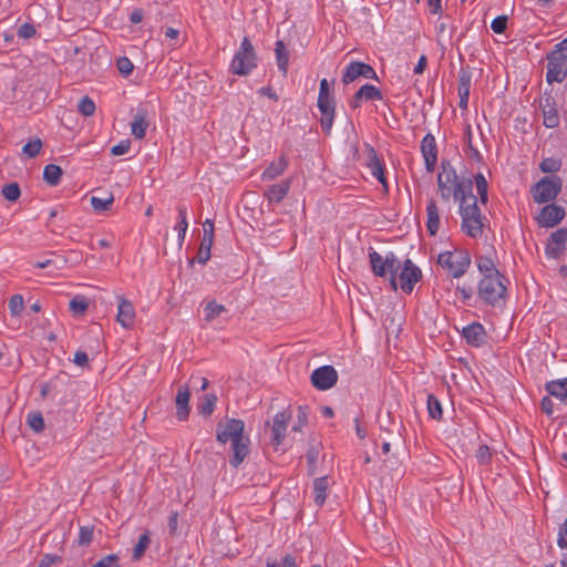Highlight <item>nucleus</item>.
<instances>
[{
  "label": "nucleus",
  "mask_w": 567,
  "mask_h": 567,
  "mask_svg": "<svg viewBox=\"0 0 567 567\" xmlns=\"http://www.w3.org/2000/svg\"><path fill=\"white\" fill-rule=\"evenodd\" d=\"M245 423L238 419H227L220 421L216 427V439L219 443H231V457L229 463L233 467H238L250 452V440L244 434Z\"/></svg>",
  "instance_id": "obj_1"
},
{
  "label": "nucleus",
  "mask_w": 567,
  "mask_h": 567,
  "mask_svg": "<svg viewBox=\"0 0 567 567\" xmlns=\"http://www.w3.org/2000/svg\"><path fill=\"white\" fill-rule=\"evenodd\" d=\"M565 217V209L556 204H548L542 208L536 220L540 227L551 228L558 225Z\"/></svg>",
  "instance_id": "obj_14"
},
{
  "label": "nucleus",
  "mask_w": 567,
  "mask_h": 567,
  "mask_svg": "<svg viewBox=\"0 0 567 567\" xmlns=\"http://www.w3.org/2000/svg\"><path fill=\"white\" fill-rule=\"evenodd\" d=\"M60 560L59 556L45 555L38 567H51L52 564Z\"/></svg>",
  "instance_id": "obj_64"
},
{
  "label": "nucleus",
  "mask_w": 567,
  "mask_h": 567,
  "mask_svg": "<svg viewBox=\"0 0 567 567\" xmlns=\"http://www.w3.org/2000/svg\"><path fill=\"white\" fill-rule=\"evenodd\" d=\"M390 441L391 440L388 439L382 444V454L385 455V457L382 460V462L385 467L393 470L399 464V461H398L396 454H393L391 456L388 455L391 451V442Z\"/></svg>",
  "instance_id": "obj_37"
},
{
  "label": "nucleus",
  "mask_w": 567,
  "mask_h": 567,
  "mask_svg": "<svg viewBox=\"0 0 567 567\" xmlns=\"http://www.w3.org/2000/svg\"><path fill=\"white\" fill-rule=\"evenodd\" d=\"M90 203L92 208L96 213L107 212L111 209L113 203H114V196L112 193H109L105 198H99L96 196H92L90 198Z\"/></svg>",
  "instance_id": "obj_31"
},
{
  "label": "nucleus",
  "mask_w": 567,
  "mask_h": 567,
  "mask_svg": "<svg viewBox=\"0 0 567 567\" xmlns=\"http://www.w3.org/2000/svg\"><path fill=\"white\" fill-rule=\"evenodd\" d=\"M369 259L371 264L372 271L375 276L383 277L385 274H390V285L396 290V277L395 272L400 269V262L393 252H389L385 258H382L380 254L377 251H371L369 254Z\"/></svg>",
  "instance_id": "obj_6"
},
{
  "label": "nucleus",
  "mask_w": 567,
  "mask_h": 567,
  "mask_svg": "<svg viewBox=\"0 0 567 567\" xmlns=\"http://www.w3.org/2000/svg\"><path fill=\"white\" fill-rule=\"evenodd\" d=\"M477 267L483 274V277L502 276L489 257L481 256L477 260Z\"/></svg>",
  "instance_id": "obj_32"
},
{
  "label": "nucleus",
  "mask_w": 567,
  "mask_h": 567,
  "mask_svg": "<svg viewBox=\"0 0 567 567\" xmlns=\"http://www.w3.org/2000/svg\"><path fill=\"white\" fill-rule=\"evenodd\" d=\"M131 147V141L130 140H123L118 144L114 145L111 148V154L114 156L124 155L130 151Z\"/></svg>",
  "instance_id": "obj_56"
},
{
  "label": "nucleus",
  "mask_w": 567,
  "mask_h": 567,
  "mask_svg": "<svg viewBox=\"0 0 567 567\" xmlns=\"http://www.w3.org/2000/svg\"><path fill=\"white\" fill-rule=\"evenodd\" d=\"M484 328L480 323H473L463 329V337L473 346H480L484 341Z\"/></svg>",
  "instance_id": "obj_26"
},
{
  "label": "nucleus",
  "mask_w": 567,
  "mask_h": 567,
  "mask_svg": "<svg viewBox=\"0 0 567 567\" xmlns=\"http://www.w3.org/2000/svg\"><path fill=\"white\" fill-rule=\"evenodd\" d=\"M437 187L441 197L449 200L451 196L457 202H464L470 194H472V181L458 179L455 169L450 162L442 161L441 172L437 176Z\"/></svg>",
  "instance_id": "obj_2"
},
{
  "label": "nucleus",
  "mask_w": 567,
  "mask_h": 567,
  "mask_svg": "<svg viewBox=\"0 0 567 567\" xmlns=\"http://www.w3.org/2000/svg\"><path fill=\"white\" fill-rule=\"evenodd\" d=\"M460 214L462 216V230L471 236L477 237L483 231V221L476 196L470 194L464 202H460Z\"/></svg>",
  "instance_id": "obj_3"
},
{
  "label": "nucleus",
  "mask_w": 567,
  "mask_h": 567,
  "mask_svg": "<svg viewBox=\"0 0 567 567\" xmlns=\"http://www.w3.org/2000/svg\"><path fill=\"white\" fill-rule=\"evenodd\" d=\"M256 66V54L248 38H244L238 52L231 61V71L238 75L248 74Z\"/></svg>",
  "instance_id": "obj_7"
},
{
  "label": "nucleus",
  "mask_w": 567,
  "mask_h": 567,
  "mask_svg": "<svg viewBox=\"0 0 567 567\" xmlns=\"http://www.w3.org/2000/svg\"><path fill=\"white\" fill-rule=\"evenodd\" d=\"M360 76L365 78V79L377 80V81L379 80L377 72L370 64H367L364 62L353 61L347 66L344 73H343V76H342V82L344 84H349Z\"/></svg>",
  "instance_id": "obj_12"
},
{
  "label": "nucleus",
  "mask_w": 567,
  "mask_h": 567,
  "mask_svg": "<svg viewBox=\"0 0 567 567\" xmlns=\"http://www.w3.org/2000/svg\"><path fill=\"white\" fill-rule=\"evenodd\" d=\"M367 166L371 174L383 185L384 192H388V184L385 181L383 166L378 157L377 151L370 145L365 144Z\"/></svg>",
  "instance_id": "obj_19"
},
{
  "label": "nucleus",
  "mask_w": 567,
  "mask_h": 567,
  "mask_svg": "<svg viewBox=\"0 0 567 567\" xmlns=\"http://www.w3.org/2000/svg\"><path fill=\"white\" fill-rule=\"evenodd\" d=\"M426 228L431 236H435L437 234L440 227V213L436 203L431 199L426 207Z\"/></svg>",
  "instance_id": "obj_23"
},
{
  "label": "nucleus",
  "mask_w": 567,
  "mask_h": 567,
  "mask_svg": "<svg viewBox=\"0 0 567 567\" xmlns=\"http://www.w3.org/2000/svg\"><path fill=\"white\" fill-rule=\"evenodd\" d=\"M62 168L55 164H49L43 169V179L51 186H55L60 183L62 177Z\"/></svg>",
  "instance_id": "obj_29"
},
{
  "label": "nucleus",
  "mask_w": 567,
  "mask_h": 567,
  "mask_svg": "<svg viewBox=\"0 0 567 567\" xmlns=\"http://www.w3.org/2000/svg\"><path fill=\"white\" fill-rule=\"evenodd\" d=\"M471 80V73L462 70L460 74L458 93L470 94Z\"/></svg>",
  "instance_id": "obj_51"
},
{
  "label": "nucleus",
  "mask_w": 567,
  "mask_h": 567,
  "mask_svg": "<svg viewBox=\"0 0 567 567\" xmlns=\"http://www.w3.org/2000/svg\"><path fill=\"white\" fill-rule=\"evenodd\" d=\"M73 362L79 367H86L89 364V357L84 351H76Z\"/></svg>",
  "instance_id": "obj_62"
},
{
  "label": "nucleus",
  "mask_w": 567,
  "mask_h": 567,
  "mask_svg": "<svg viewBox=\"0 0 567 567\" xmlns=\"http://www.w3.org/2000/svg\"><path fill=\"white\" fill-rule=\"evenodd\" d=\"M151 544V538L148 532L141 535L137 544L135 545L133 549V560L137 561L140 560L143 555L145 554L146 549L148 548Z\"/></svg>",
  "instance_id": "obj_33"
},
{
  "label": "nucleus",
  "mask_w": 567,
  "mask_h": 567,
  "mask_svg": "<svg viewBox=\"0 0 567 567\" xmlns=\"http://www.w3.org/2000/svg\"><path fill=\"white\" fill-rule=\"evenodd\" d=\"M359 95H362L365 101L382 99L381 91L371 84H364L361 86L359 90Z\"/></svg>",
  "instance_id": "obj_40"
},
{
  "label": "nucleus",
  "mask_w": 567,
  "mask_h": 567,
  "mask_svg": "<svg viewBox=\"0 0 567 567\" xmlns=\"http://www.w3.org/2000/svg\"><path fill=\"white\" fill-rule=\"evenodd\" d=\"M492 456L493 452L486 444L480 445L475 454L477 462L482 465L488 464L492 460Z\"/></svg>",
  "instance_id": "obj_44"
},
{
  "label": "nucleus",
  "mask_w": 567,
  "mask_h": 567,
  "mask_svg": "<svg viewBox=\"0 0 567 567\" xmlns=\"http://www.w3.org/2000/svg\"><path fill=\"white\" fill-rule=\"evenodd\" d=\"M225 311H226V308L223 305H219L214 300L209 301L204 308L205 320L207 322H210Z\"/></svg>",
  "instance_id": "obj_34"
},
{
  "label": "nucleus",
  "mask_w": 567,
  "mask_h": 567,
  "mask_svg": "<svg viewBox=\"0 0 567 567\" xmlns=\"http://www.w3.org/2000/svg\"><path fill=\"white\" fill-rule=\"evenodd\" d=\"M292 414L290 410H284L274 416L271 424V443L275 447L282 444Z\"/></svg>",
  "instance_id": "obj_11"
},
{
  "label": "nucleus",
  "mask_w": 567,
  "mask_h": 567,
  "mask_svg": "<svg viewBox=\"0 0 567 567\" xmlns=\"http://www.w3.org/2000/svg\"><path fill=\"white\" fill-rule=\"evenodd\" d=\"M42 145V141L39 137H34L22 147V153L29 158H34L39 155Z\"/></svg>",
  "instance_id": "obj_36"
},
{
  "label": "nucleus",
  "mask_w": 567,
  "mask_h": 567,
  "mask_svg": "<svg viewBox=\"0 0 567 567\" xmlns=\"http://www.w3.org/2000/svg\"><path fill=\"white\" fill-rule=\"evenodd\" d=\"M437 262L443 268L447 269L453 277L458 278L463 276L470 266V256L464 251L451 252L445 251L439 255Z\"/></svg>",
  "instance_id": "obj_9"
},
{
  "label": "nucleus",
  "mask_w": 567,
  "mask_h": 567,
  "mask_svg": "<svg viewBox=\"0 0 567 567\" xmlns=\"http://www.w3.org/2000/svg\"><path fill=\"white\" fill-rule=\"evenodd\" d=\"M213 241L214 223L212 219H206L203 224V239L196 258L199 264H206L209 260Z\"/></svg>",
  "instance_id": "obj_15"
},
{
  "label": "nucleus",
  "mask_w": 567,
  "mask_h": 567,
  "mask_svg": "<svg viewBox=\"0 0 567 567\" xmlns=\"http://www.w3.org/2000/svg\"><path fill=\"white\" fill-rule=\"evenodd\" d=\"M28 425L35 432L41 433L44 430V419L40 412L28 414Z\"/></svg>",
  "instance_id": "obj_39"
},
{
  "label": "nucleus",
  "mask_w": 567,
  "mask_h": 567,
  "mask_svg": "<svg viewBox=\"0 0 567 567\" xmlns=\"http://www.w3.org/2000/svg\"><path fill=\"white\" fill-rule=\"evenodd\" d=\"M35 34V28L31 23H23L18 29V35L23 39H30Z\"/></svg>",
  "instance_id": "obj_59"
},
{
  "label": "nucleus",
  "mask_w": 567,
  "mask_h": 567,
  "mask_svg": "<svg viewBox=\"0 0 567 567\" xmlns=\"http://www.w3.org/2000/svg\"><path fill=\"white\" fill-rule=\"evenodd\" d=\"M79 112L84 115V116H92L95 112V103L92 99H90L89 96H84L80 102H79Z\"/></svg>",
  "instance_id": "obj_45"
},
{
  "label": "nucleus",
  "mask_w": 567,
  "mask_h": 567,
  "mask_svg": "<svg viewBox=\"0 0 567 567\" xmlns=\"http://www.w3.org/2000/svg\"><path fill=\"white\" fill-rule=\"evenodd\" d=\"M290 185V179L271 185L266 193L269 203H280L287 196Z\"/></svg>",
  "instance_id": "obj_22"
},
{
  "label": "nucleus",
  "mask_w": 567,
  "mask_h": 567,
  "mask_svg": "<svg viewBox=\"0 0 567 567\" xmlns=\"http://www.w3.org/2000/svg\"><path fill=\"white\" fill-rule=\"evenodd\" d=\"M70 310L75 316H82L89 308V301L83 296H75L69 303Z\"/></svg>",
  "instance_id": "obj_35"
},
{
  "label": "nucleus",
  "mask_w": 567,
  "mask_h": 567,
  "mask_svg": "<svg viewBox=\"0 0 567 567\" xmlns=\"http://www.w3.org/2000/svg\"><path fill=\"white\" fill-rule=\"evenodd\" d=\"M288 166V159L281 155L278 161L271 162L264 171L261 177L264 181H272L280 176Z\"/></svg>",
  "instance_id": "obj_24"
},
{
  "label": "nucleus",
  "mask_w": 567,
  "mask_h": 567,
  "mask_svg": "<svg viewBox=\"0 0 567 567\" xmlns=\"http://www.w3.org/2000/svg\"><path fill=\"white\" fill-rule=\"evenodd\" d=\"M1 194L7 200L16 202L20 197L21 190L18 183H10L2 187Z\"/></svg>",
  "instance_id": "obj_38"
},
{
  "label": "nucleus",
  "mask_w": 567,
  "mask_h": 567,
  "mask_svg": "<svg viewBox=\"0 0 567 567\" xmlns=\"http://www.w3.org/2000/svg\"><path fill=\"white\" fill-rule=\"evenodd\" d=\"M24 309V300L21 295H13L9 300L10 313L14 317L20 316Z\"/></svg>",
  "instance_id": "obj_43"
},
{
  "label": "nucleus",
  "mask_w": 567,
  "mask_h": 567,
  "mask_svg": "<svg viewBox=\"0 0 567 567\" xmlns=\"http://www.w3.org/2000/svg\"><path fill=\"white\" fill-rule=\"evenodd\" d=\"M553 406H554V403L551 401V399L549 396H544L540 401V408L542 410L547 414V415H551L553 414Z\"/></svg>",
  "instance_id": "obj_63"
},
{
  "label": "nucleus",
  "mask_w": 567,
  "mask_h": 567,
  "mask_svg": "<svg viewBox=\"0 0 567 567\" xmlns=\"http://www.w3.org/2000/svg\"><path fill=\"white\" fill-rule=\"evenodd\" d=\"M318 109L319 111H334L336 101L332 95L318 96Z\"/></svg>",
  "instance_id": "obj_54"
},
{
  "label": "nucleus",
  "mask_w": 567,
  "mask_h": 567,
  "mask_svg": "<svg viewBox=\"0 0 567 567\" xmlns=\"http://www.w3.org/2000/svg\"><path fill=\"white\" fill-rule=\"evenodd\" d=\"M475 184L481 202L485 204L487 202V182L485 177L482 174H477L475 176Z\"/></svg>",
  "instance_id": "obj_48"
},
{
  "label": "nucleus",
  "mask_w": 567,
  "mask_h": 567,
  "mask_svg": "<svg viewBox=\"0 0 567 567\" xmlns=\"http://www.w3.org/2000/svg\"><path fill=\"white\" fill-rule=\"evenodd\" d=\"M421 277V270L410 259H406L399 275L401 289L410 293Z\"/></svg>",
  "instance_id": "obj_16"
},
{
  "label": "nucleus",
  "mask_w": 567,
  "mask_h": 567,
  "mask_svg": "<svg viewBox=\"0 0 567 567\" xmlns=\"http://www.w3.org/2000/svg\"><path fill=\"white\" fill-rule=\"evenodd\" d=\"M561 166V163L555 158H545L540 165H539V168L542 169V172L544 173H555L557 171H559Z\"/></svg>",
  "instance_id": "obj_52"
},
{
  "label": "nucleus",
  "mask_w": 567,
  "mask_h": 567,
  "mask_svg": "<svg viewBox=\"0 0 567 567\" xmlns=\"http://www.w3.org/2000/svg\"><path fill=\"white\" fill-rule=\"evenodd\" d=\"M118 560V555L110 554L96 561L92 567H120Z\"/></svg>",
  "instance_id": "obj_50"
},
{
  "label": "nucleus",
  "mask_w": 567,
  "mask_h": 567,
  "mask_svg": "<svg viewBox=\"0 0 567 567\" xmlns=\"http://www.w3.org/2000/svg\"><path fill=\"white\" fill-rule=\"evenodd\" d=\"M558 115L556 113V111L554 110H549L548 112L547 111H544V124L547 126V127H556L558 125Z\"/></svg>",
  "instance_id": "obj_58"
},
{
  "label": "nucleus",
  "mask_w": 567,
  "mask_h": 567,
  "mask_svg": "<svg viewBox=\"0 0 567 567\" xmlns=\"http://www.w3.org/2000/svg\"><path fill=\"white\" fill-rule=\"evenodd\" d=\"M275 53L278 68L284 75H286L289 62V52L286 49L284 41L279 40L276 42Z\"/></svg>",
  "instance_id": "obj_28"
},
{
  "label": "nucleus",
  "mask_w": 567,
  "mask_h": 567,
  "mask_svg": "<svg viewBox=\"0 0 567 567\" xmlns=\"http://www.w3.org/2000/svg\"><path fill=\"white\" fill-rule=\"evenodd\" d=\"M310 380L316 389L326 391L338 382V372L332 365H322L312 371Z\"/></svg>",
  "instance_id": "obj_10"
},
{
  "label": "nucleus",
  "mask_w": 567,
  "mask_h": 567,
  "mask_svg": "<svg viewBox=\"0 0 567 567\" xmlns=\"http://www.w3.org/2000/svg\"><path fill=\"white\" fill-rule=\"evenodd\" d=\"M189 398H190V390L188 385H181L178 388L175 403H176V416L179 421H185L189 415Z\"/></svg>",
  "instance_id": "obj_21"
},
{
  "label": "nucleus",
  "mask_w": 567,
  "mask_h": 567,
  "mask_svg": "<svg viewBox=\"0 0 567 567\" xmlns=\"http://www.w3.org/2000/svg\"><path fill=\"white\" fill-rule=\"evenodd\" d=\"M547 60V82H563L567 76V38L556 44Z\"/></svg>",
  "instance_id": "obj_4"
},
{
  "label": "nucleus",
  "mask_w": 567,
  "mask_h": 567,
  "mask_svg": "<svg viewBox=\"0 0 567 567\" xmlns=\"http://www.w3.org/2000/svg\"><path fill=\"white\" fill-rule=\"evenodd\" d=\"M328 486V476L318 477L313 481L315 502L317 505L322 506L324 504Z\"/></svg>",
  "instance_id": "obj_27"
},
{
  "label": "nucleus",
  "mask_w": 567,
  "mask_h": 567,
  "mask_svg": "<svg viewBox=\"0 0 567 567\" xmlns=\"http://www.w3.org/2000/svg\"><path fill=\"white\" fill-rule=\"evenodd\" d=\"M502 276L483 277L478 284V296L484 302L491 306H497L504 302L506 287L502 281Z\"/></svg>",
  "instance_id": "obj_5"
},
{
  "label": "nucleus",
  "mask_w": 567,
  "mask_h": 567,
  "mask_svg": "<svg viewBox=\"0 0 567 567\" xmlns=\"http://www.w3.org/2000/svg\"><path fill=\"white\" fill-rule=\"evenodd\" d=\"M118 306L116 321L124 329H131L134 326L136 312L133 303L124 296H118Z\"/></svg>",
  "instance_id": "obj_17"
},
{
  "label": "nucleus",
  "mask_w": 567,
  "mask_h": 567,
  "mask_svg": "<svg viewBox=\"0 0 567 567\" xmlns=\"http://www.w3.org/2000/svg\"><path fill=\"white\" fill-rule=\"evenodd\" d=\"M421 151L425 161V166L429 172H433L436 164V144L435 138L431 134H426L421 144Z\"/></svg>",
  "instance_id": "obj_20"
},
{
  "label": "nucleus",
  "mask_w": 567,
  "mask_h": 567,
  "mask_svg": "<svg viewBox=\"0 0 567 567\" xmlns=\"http://www.w3.org/2000/svg\"><path fill=\"white\" fill-rule=\"evenodd\" d=\"M567 243V229L566 228H559L556 231H554L547 244H546V255L549 258H558L565 250V246Z\"/></svg>",
  "instance_id": "obj_18"
},
{
  "label": "nucleus",
  "mask_w": 567,
  "mask_h": 567,
  "mask_svg": "<svg viewBox=\"0 0 567 567\" xmlns=\"http://www.w3.org/2000/svg\"><path fill=\"white\" fill-rule=\"evenodd\" d=\"M116 66L118 69V72L123 75V76H128L134 66H133V63L131 62V60L126 56H122L117 60L116 62Z\"/></svg>",
  "instance_id": "obj_53"
},
{
  "label": "nucleus",
  "mask_w": 567,
  "mask_h": 567,
  "mask_svg": "<svg viewBox=\"0 0 567 567\" xmlns=\"http://www.w3.org/2000/svg\"><path fill=\"white\" fill-rule=\"evenodd\" d=\"M148 127V121L146 118V111L140 110L131 124L132 134L137 138L142 140L145 136L146 130Z\"/></svg>",
  "instance_id": "obj_25"
},
{
  "label": "nucleus",
  "mask_w": 567,
  "mask_h": 567,
  "mask_svg": "<svg viewBox=\"0 0 567 567\" xmlns=\"http://www.w3.org/2000/svg\"><path fill=\"white\" fill-rule=\"evenodd\" d=\"M561 186L563 182L559 176L543 177L532 189L533 198L538 204L549 203L560 193Z\"/></svg>",
  "instance_id": "obj_8"
},
{
  "label": "nucleus",
  "mask_w": 567,
  "mask_h": 567,
  "mask_svg": "<svg viewBox=\"0 0 567 567\" xmlns=\"http://www.w3.org/2000/svg\"><path fill=\"white\" fill-rule=\"evenodd\" d=\"M319 454H320V450L318 446H310L308 452H307V462H308V473L309 475H313L315 474V470H316V462L319 457Z\"/></svg>",
  "instance_id": "obj_46"
},
{
  "label": "nucleus",
  "mask_w": 567,
  "mask_h": 567,
  "mask_svg": "<svg viewBox=\"0 0 567 567\" xmlns=\"http://www.w3.org/2000/svg\"><path fill=\"white\" fill-rule=\"evenodd\" d=\"M381 431L388 434V439L393 442L396 449H401L404 444L403 431L404 426L402 423H396L390 412L386 413L384 419H380Z\"/></svg>",
  "instance_id": "obj_13"
},
{
  "label": "nucleus",
  "mask_w": 567,
  "mask_h": 567,
  "mask_svg": "<svg viewBox=\"0 0 567 567\" xmlns=\"http://www.w3.org/2000/svg\"><path fill=\"white\" fill-rule=\"evenodd\" d=\"M308 420V413L306 408L299 406L298 408V422L292 426V431L300 432L301 429L306 425Z\"/></svg>",
  "instance_id": "obj_57"
},
{
  "label": "nucleus",
  "mask_w": 567,
  "mask_h": 567,
  "mask_svg": "<svg viewBox=\"0 0 567 567\" xmlns=\"http://www.w3.org/2000/svg\"><path fill=\"white\" fill-rule=\"evenodd\" d=\"M507 27V17L506 16H498L496 17L491 24L492 30L495 33H503L506 30Z\"/></svg>",
  "instance_id": "obj_55"
},
{
  "label": "nucleus",
  "mask_w": 567,
  "mask_h": 567,
  "mask_svg": "<svg viewBox=\"0 0 567 567\" xmlns=\"http://www.w3.org/2000/svg\"><path fill=\"white\" fill-rule=\"evenodd\" d=\"M427 411L432 419L440 420L442 416V406L440 401L432 394L427 396Z\"/></svg>",
  "instance_id": "obj_41"
},
{
  "label": "nucleus",
  "mask_w": 567,
  "mask_h": 567,
  "mask_svg": "<svg viewBox=\"0 0 567 567\" xmlns=\"http://www.w3.org/2000/svg\"><path fill=\"white\" fill-rule=\"evenodd\" d=\"M168 529L172 536H176L178 534V513L173 512L168 519Z\"/></svg>",
  "instance_id": "obj_61"
},
{
  "label": "nucleus",
  "mask_w": 567,
  "mask_h": 567,
  "mask_svg": "<svg viewBox=\"0 0 567 567\" xmlns=\"http://www.w3.org/2000/svg\"><path fill=\"white\" fill-rule=\"evenodd\" d=\"M217 396L215 394H207L204 398V403L200 406V413L203 415H210L215 409Z\"/></svg>",
  "instance_id": "obj_49"
},
{
  "label": "nucleus",
  "mask_w": 567,
  "mask_h": 567,
  "mask_svg": "<svg viewBox=\"0 0 567 567\" xmlns=\"http://www.w3.org/2000/svg\"><path fill=\"white\" fill-rule=\"evenodd\" d=\"M93 526H82L79 533L78 544L80 546H87L93 539Z\"/></svg>",
  "instance_id": "obj_47"
},
{
  "label": "nucleus",
  "mask_w": 567,
  "mask_h": 567,
  "mask_svg": "<svg viewBox=\"0 0 567 567\" xmlns=\"http://www.w3.org/2000/svg\"><path fill=\"white\" fill-rule=\"evenodd\" d=\"M545 389L548 393L561 401L567 399V386L561 380L549 381L546 383Z\"/></svg>",
  "instance_id": "obj_30"
},
{
  "label": "nucleus",
  "mask_w": 567,
  "mask_h": 567,
  "mask_svg": "<svg viewBox=\"0 0 567 567\" xmlns=\"http://www.w3.org/2000/svg\"><path fill=\"white\" fill-rule=\"evenodd\" d=\"M321 117H320V125L322 127V131L329 135L332 130V124L334 120V111H320Z\"/></svg>",
  "instance_id": "obj_42"
},
{
  "label": "nucleus",
  "mask_w": 567,
  "mask_h": 567,
  "mask_svg": "<svg viewBox=\"0 0 567 567\" xmlns=\"http://www.w3.org/2000/svg\"><path fill=\"white\" fill-rule=\"evenodd\" d=\"M177 228H178V247L182 248L185 236H186V231L188 228V221H187L186 217H183V220H179Z\"/></svg>",
  "instance_id": "obj_60"
}]
</instances>
